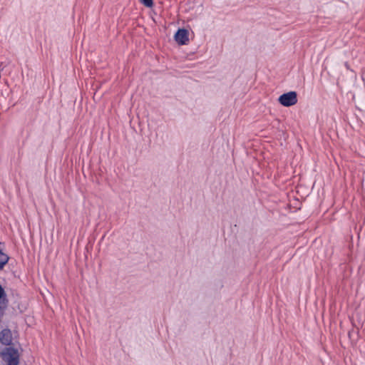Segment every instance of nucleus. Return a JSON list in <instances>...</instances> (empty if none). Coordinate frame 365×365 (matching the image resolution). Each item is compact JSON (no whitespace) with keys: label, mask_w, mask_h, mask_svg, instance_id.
<instances>
[{"label":"nucleus","mask_w":365,"mask_h":365,"mask_svg":"<svg viewBox=\"0 0 365 365\" xmlns=\"http://www.w3.org/2000/svg\"><path fill=\"white\" fill-rule=\"evenodd\" d=\"M4 359L7 361V365H19V354L14 347H7L3 353Z\"/></svg>","instance_id":"obj_1"},{"label":"nucleus","mask_w":365,"mask_h":365,"mask_svg":"<svg viewBox=\"0 0 365 365\" xmlns=\"http://www.w3.org/2000/svg\"><path fill=\"white\" fill-rule=\"evenodd\" d=\"M278 101L285 107L294 106L297 103V94L295 91L283 93L279 97Z\"/></svg>","instance_id":"obj_2"},{"label":"nucleus","mask_w":365,"mask_h":365,"mask_svg":"<svg viewBox=\"0 0 365 365\" xmlns=\"http://www.w3.org/2000/svg\"><path fill=\"white\" fill-rule=\"evenodd\" d=\"M175 41L180 45H185L189 41L188 31L185 29H178L175 35Z\"/></svg>","instance_id":"obj_3"},{"label":"nucleus","mask_w":365,"mask_h":365,"mask_svg":"<svg viewBox=\"0 0 365 365\" xmlns=\"http://www.w3.org/2000/svg\"><path fill=\"white\" fill-rule=\"evenodd\" d=\"M1 342L4 345H9L11 341V337L9 336V331L3 330L1 332Z\"/></svg>","instance_id":"obj_4"},{"label":"nucleus","mask_w":365,"mask_h":365,"mask_svg":"<svg viewBox=\"0 0 365 365\" xmlns=\"http://www.w3.org/2000/svg\"><path fill=\"white\" fill-rule=\"evenodd\" d=\"M0 302L1 303L5 302V309H6L8 306L9 301L6 298V294L5 293V291L1 284H0Z\"/></svg>","instance_id":"obj_5"},{"label":"nucleus","mask_w":365,"mask_h":365,"mask_svg":"<svg viewBox=\"0 0 365 365\" xmlns=\"http://www.w3.org/2000/svg\"><path fill=\"white\" fill-rule=\"evenodd\" d=\"M140 1L147 7H152L153 6V0H140Z\"/></svg>","instance_id":"obj_6"},{"label":"nucleus","mask_w":365,"mask_h":365,"mask_svg":"<svg viewBox=\"0 0 365 365\" xmlns=\"http://www.w3.org/2000/svg\"><path fill=\"white\" fill-rule=\"evenodd\" d=\"M344 66L346 68V69H349V65L347 62H345Z\"/></svg>","instance_id":"obj_7"}]
</instances>
